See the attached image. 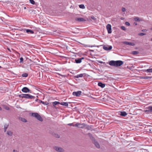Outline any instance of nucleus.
Masks as SVG:
<instances>
[{"label": "nucleus", "instance_id": "1", "mask_svg": "<svg viewBox=\"0 0 152 152\" xmlns=\"http://www.w3.org/2000/svg\"><path fill=\"white\" fill-rule=\"evenodd\" d=\"M123 64V62L122 61H113L112 60L109 62L108 64L111 66H113L115 67H117L120 66Z\"/></svg>", "mask_w": 152, "mask_h": 152}, {"label": "nucleus", "instance_id": "2", "mask_svg": "<svg viewBox=\"0 0 152 152\" xmlns=\"http://www.w3.org/2000/svg\"><path fill=\"white\" fill-rule=\"evenodd\" d=\"M89 137L90 139L91 140L92 143L97 148H100V145L98 142L96 140L95 138L93 137L92 134L90 133H89L87 134Z\"/></svg>", "mask_w": 152, "mask_h": 152}, {"label": "nucleus", "instance_id": "3", "mask_svg": "<svg viewBox=\"0 0 152 152\" xmlns=\"http://www.w3.org/2000/svg\"><path fill=\"white\" fill-rule=\"evenodd\" d=\"M19 96L22 98L26 99H34L35 97L28 94H22L19 95Z\"/></svg>", "mask_w": 152, "mask_h": 152}, {"label": "nucleus", "instance_id": "4", "mask_svg": "<svg viewBox=\"0 0 152 152\" xmlns=\"http://www.w3.org/2000/svg\"><path fill=\"white\" fill-rule=\"evenodd\" d=\"M31 116L33 117H35L39 121L42 122L43 121V119L42 118L38 113H32L31 114Z\"/></svg>", "mask_w": 152, "mask_h": 152}, {"label": "nucleus", "instance_id": "5", "mask_svg": "<svg viewBox=\"0 0 152 152\" xmlns=\"http://www.w3.org/2000/svg\"><path fill=\"white\" fill-rule=\"evenodd\" d=\"M86 124L85 123L80 124L77 123L75 125V126L80 128H83L86 126Z\"/></svg>", "mask_w": 152, "mask_h": 152}, {"label": "nucleus", "instance_id": "6", "mask_svg": "<svg viewBox=\"0 0 152 152\" xmlns=\"http://www.w3.org/2000/svg\"><path fill=\"white\" fill-rule=\"evenodd\" d=\"M53 149L56 151L58 152H64V150L62 148L58 146H54Z\"/></svg>", "mask_w": 152, "mask_h": 152}, {"label": "nucleus", "instance_id": "7", "mask_svg": "<svg viewBox=\"0 0 152 152\" xmlns=\"http://www.w3.org/2000/svg\"><path fill=\"white\" fill-rule=\"evenodd\" d=\"M21 91L25 93H31V91L27 87L23 88L21 89Z\"/></svg>", "mask_w": 152, "mask_h": 152}, {"label": "nucleus", "instance_id": "8", "mask_svg": "<svg viewBox=\"0 0 152 152\" xmlns=\"http://www.w3.org/2000/svg\"><path fill=\"white\" fill-rule=\"evenodd\" d=\"M103 49L106 50H111L112 48V47L111 46H109V45H104L103 46Z\"/></svg>", "mask_w": 152, "mask_h": 152}, {"label": "nucleus", "instance_id": "9", "mask_svg": "<svg viewBox=\"0 0 152 152\" xmlns=\"http://www.w3.org/2000/svg\"><path fill=\"white\" fill-rule=\"evenodd\" d=\"M107 29L109 34H110L112 32L111 26L110 24H108L106 26Z\"/></svg>", "mask_w": 152, "mask_h": 152}, {"label": "nucleus", "instance_id": "10", "mask_svg": "<svg viewBox=\"0 0 152 152\" xmlns=\"http://www.w3.org/2000/svg\"><path fill=\"white\" fill-rule=\"evenodd\" d=\"M148 110H144V112L147 113H150L152 112V107L149 106L147 108Z\"/></svg>", "mask_w": 152, "mask_h": 152}, {"label": "nucleus", "instance_id": "11", "mask_svg": "<svg viewBox=\"0 0 152 152\" xmlns=\"http://www.w3.org/2000/svg\"><path fill=\"white\" fill-rule=\"evenodd\" d=\"M81 93V91H78L77 92L74 91L72 93V94L77 96H79Z\"/></svg>", "mask_w": 152, "mask_h": 152}, {"label": "nucleus", "instance_id": "12", "mask_svg": "<svg viewBox=\"0 0 152 152\" xmlns=\"http://www.w3.org/2000/svg\"><path fill=\"white\" fill-rule=\"evenodd\" d=\"M93 126L92 125H87L86 124V126L85 127L86 129H87L88 130H91V131L92 130H94L92 129Z\"/></svg>", "mask_w": 152, "mask_h": 152}, {"label": "nucleus", "instance_id": "13", "mask_svg": "<svg viewBox=\"0 0 152 152\" xmlns=\"http://www.w3.org/2000/svg\"><path fill=\"white\" fill-rule=\"evenodd\" d=\"M86 74L85 73L81 74L75 76V77L76 78H79V77H81L83 76H86Z\"/></svg>", "mask_w": 152, "mask_h": 152}, {"label": "nucleus", "instance_id": "14", "mask_svg": "<svg viewBox=\"0 0 152 152\" xmlns=\"http://www.w3.org/2000/svg\"><path fill=\"white\" fill-rule=\"evenodd\" d=\"M75 20L78 22H82L86 21V20L83 18H75Z\"/></svg>", "mask_w": 152, "mask_h": 152}, {"label": "nucleus", "instance_id": "15", "mask_svg": "<svg viewBox=\"0 0 152 152\" xmlns=\"http://www.w3.org/2000/svg\"><path fill=\"white\" fill-rule=\"evenodd\" d=\"M124 44L128 45L130 46H134L135 45L133 42H124Z\"/></svg>", "mask_w": 152, "mask_h": 152}, {"label": "nucleus", "instance_id": "16", "mask_svg": "<svg viewBox=\"0 0 152 152\" xmlns=\"http://www.w3.org/2000/svg\"><path fill=\"white\" fill-rule=\"evenodd\" d=\"M24 31L25 30H26V32L28 33H30V34H33L34 33V32L33 31L29 29H24Z\"/></svg>", "mask_w": 152, "mask_h": 152}, {"label": "nucleus", "instance_id": "17", "mask_svg": "<svg viewBox=\"0 0 152 152\" xmlns=\"http://www.w3.org/2000/svg\"><path fill=\"white\" fill-rule=\"evenodd\" d=\"M98 86L102 88H104L105 87V85L104 83H103L102 82H99L98 83Z\"/></svg>", "mask_w": 152, "mask_h": 152}, {"label": "nucleus", "instance_id": "18", "mask_svg": "<svg viewBox=\"0 0 152 152\" xmlns=\"http://www.w3.org/2000/svg\"><path fill=\"white\" fill-rule=\"evenodd\" d=\"M19 119L20 120L24 122H27V120L23 118L20 117L19 118Z\"/></svg>", "mask_w": 152, "mask_h": 152}, {"label": "nucleus", "instance_id": "19", "mask_svg": "<svg viewBox=\"0 0 152 152\" xmlns=\"http://www.w3.org/2000/svg\"><path fill=\"white\" fill-rule=\"evenodd\" d=\"M60 104L66 107H68V102H61Z\"/></svg>", "mask_w": 152, "mask_h": 152}, {"label": "nucleus", "instance_id": "20", "mask_svg": "<svg viewBox=\"0 0 152 152\" xmlns=\"http://www.w3.org/2000/svg\"><path fill=\"white\" fill-rule=\"evenodd\" d=\"M81 62V59L79 58L76 59H75V62L77 64L80 63Z\"/></svg>", "mask_w": 152, "mask_h": 152}, {"label": "nucleus", "instance_id": "21", "mask_svg": "<svg viewBox=\"0 0 152 152\" xmlns=\"http://www.w3.org/2000/svg\"><path fill=\"white\" fill-rule=\"evenodd\" d=\"M39 102L40 103H42L43 104L45 105H47L48 104V103L46 102H44L41 100H39Z\"/></svg>", "mask_w": 152, "mask_h": 152}, {"label": "nucleus", "instance_id": "22", "mask_svg": "<svg viewBox=\"0 0 152 152\" xmlns=\"http://www.w3.org/2000/svg\"><path fill=\"white\" fill-rule=\"evenodd\" d=\"M144 72H152V68L147 69H145L144 70Z\"/></svg>", "mask_w": 152, "mask_h": 152}, {"label": "nucleus", "instance_id": "23", "mask_svg": "<svg viewBox=\"0 0 152 152\" xmlns=\"http://www.w3.org/2000/svg\"><path fill=\"white\" fill-rule=\"evenodd\" d=\"M61 102H59L55 101L53 103V106H55L56 105L58 104H60Z\"/></svg>", "mask_w": 152, "mask_h": 152}, {"label": "nucleus", "instance_id": "24", "mask_svg": "<svg viewBox=\"0 0 152 152\" xmlns=\"http://www.w3.org/2000/svg\"><path fill=\"white\" fill-rule=\"evenodd\" d=\"M7 134L8 135L10 136H12L13 134V133L10 131H7Z\"/></svg>", "mask_w": 152, "mask_h": 152}, {"label": "nucleus", "instance_id": "25", "mask_svg": "<svg viewBox=\"0 0 152 152\" xmlns=\"http://www.w3.org/2000/svg\"><path fill=\"white\" fill-rule=\"evenodd\" d=\"M28 73H25L22 74V76L23 77H28Z\"/></svg>", "mask_w": 152, "mask_h": 152}, {"label": "nucleus", "instance_id": "26", "mask_svg": "<svg viewBox=\"0 0 152 152\" xmlns=\"http://www.w3.org/2000/svg\"><path fill=\"white\" fill-rule=\"evenodd\" d=\"M79 7L80 8H81V9H84L85 8L84 5L83 4H81L79 5Z\"/></svg>", "mask_w": 152, "mask_h": 152}, {"label": "nucleus", "instance_id": "27", "mask_svg": "<svg viewBox=\"0 0 152 152\" xmlns=\"http://www.w3.org/2000/svg\"><path fill=\"white\" fill-rule=\"evenodd\" d=\"M8 125L7 124H5L4 125V132H5L6 131L8 127Z\"/></svg>", "mask_w": 152, "mask_h": 152}, {"label": "nucleus", "instance_id": "28", "mask_svg": "<svg viewBox=\"0 0 152 152\" xmlns=\"http://www.w3.org/2000/svg\"><path fill=\"white\" fill-rule=\"evenodd\" d=\"M134 20L136 21H140V18L138 17L135 18Z\"/></svg>", "mask_w": 152, "mask_h": 152}, {"label": "nucleus", "instance_id": "29", "mask_svg": "<svg viewBox=\"0 0 152 152\" xmlns=\"http://www.w3.org/2000/svg\"><path fill=\"white\" fill-rule=\"evenodd\" d=\"M54 137L57 138H59L60 137V136L58 134L56 133L54 134Z\"/></svg>", "mask_w": 152, "mask_h": 152}, {"label": "nucleus", "instance_id": "30", "mask_svg": "<svg viewBox=\"0 0 152 152\" xmlns=\"http://www.w3.org/2000/svg\"><path fill=\"white\" fill-rule=\"evenodd\" d=\"M142 78L144 79H149L151 78V77L149 76H145L143 77Z\"/></svg>", "mask_w": 152, "mask_h": 152}, {"label": "nucleus", "instance_id": "31", "mask_svg": "<svg viewBox=\"0 0 152 152\" xmlns=\"http://www.w3.org/2000/svg\"><path fill=\"white\" fill-rule=\"evenodd\" d=\"M138 52L137 51H134L132 52V53L133 55H136L138 54Z\"/></svg>", "mask_w": 152, "mask_h": 152}, {"label": "nucleus", "instance_id": "32", "mask_svg": "<svg viewBox=\"0 0 152 152\" xmlns=\"http://www.w3.org/2000/svg\"><path fill=\"white\" fill-rule=\"evenodd\" d=\"M4 108L5 110H10V108L7 106H4Z\"/></svg>", "mask_w": 152, "mask_h": 152}, {"label": "nucleus", "instance_id": "33", "mask_svg": "<svg viewBox=\"0 0 152 152\" xmlns=\"http://www.w3.org/2000/svg\"><path fill=\"white\" fill-rule=\"evenodd\" d=\"M145 34V33H139V35L140 36L144 35Z\"/></svg>", "mask_w": 152, "mask_h": 152}, {"label": "nucleus", "instance_id": "34", "mask_svg": "<svg viewBox=\"0 0 152 152\" xmlns=\"http://www.w3.org/2000/svg\"><path fill=\"white\" fill-rule=\"evenodd\" d=\"M30 2L32 4H35V2L34 0H29Z\"/></svg>", "mask_w": 152, "mask_h": 152}, {"label": "nucleus", "instance_id": "35", "mask_svg": "<svg viewBox=\"0 0 152 152\" xmlns=\"http://www.w3.org/2000/svg\"><path fill=\"white\" fill-rule=\"evenodd\" d=\"M20 63H23V58L22 57L20 58Z\"/></svg>", "mask_w": 152, "mask_h": 152}, {"label": "nucleus", "instance_id": "36", "mask_svg": "<svg viewBox=\"0 0 152 152\" xmlns=\"http://www.w3.org/2000/svg\"><path fill=\"white\" fill-rule=\"evenodd\" d=\"M91 18L92 20H96V18H95L94 16H92L91 17Z\"/></svg>", "mask_w": 152, "mask_h": 152}, {"label": "nucleus", "instance_id": "37", "mask_svg": "<svg viewBox=\"0 0 152 152\" xmlns=\"http://www.w3.org/2000/svg\"><path fill=\"white\" fill-rule=\"evenodd\" d=\"M125 24L127 26H130V24L128 22H126L125 23Z\"/></svg>", "mask_w": 152, "mask_h": 152}, {"label": "nucleus", "instance_id": "38", "mask_svg": "<svg viewBox=\"0 0 152 152\" xmlns=\"http://www.w3.org/2000/svg\"><path fill=\"white\" fill-rule=\"evenodd\" d=\"M68 125L69 126H75L74 125V124L73 123L69 124H68Z\"/></svg>", "mask_w": 152, "mask_h": 152}, {"label": "nucleus", "instance_id": "39", "mask_svg": "<svg viewBox=\"0 0 152 152\" xmlns=\"http://www.w3.org/2000/svg\"><path fill=\"white\" fill-rule=\"evenodd\" d=\"M120 115L122 116H124V111H122L121 112Z\"/></svg>", "mask_w": 152, "mask_h": 152}, {"label": "nucleus", "instance_id": "40", "mask_svg": "<svg viewBox=\"0 0 152 152\" xmlns=\"http://www.w3.org/2000/svg\"><path fill=\"white\" fill-rule=\"evenodd\" d=\"M127 114V113H126V112L124 111V117L126 116Z\"/></svg>", "mask_w": 152, "mask_h": 152}, {"label": "nucleus", "instance_id": "41", "mask_svg": "<svg viewBox=\"0 0 152 152\" xmlns=\"http://www.w3.org/2000/svg\"><path fill=\"white\" fill-rule=\"evenodd\" d=\"M39 100H40L39 99H36L35 100V101L36 102H39Z\"/></svg>", "mask_w": 152, "mask_h": 152}, {"label": "nucleus", "instance_id": "42", "mask_svg": "<svg viewBox=\"0 0 152 152\" xmlns=\"http://www.w3.org/2000/svg\"><path fill=\"white\" fill-rule=\"evenodd\" d=\"M121 28L122 30H124V26H121Z\"/></svg>", "mask_w": 152, "mask_h": 152}, {"label": "nucleus", "instance_id": "43", "mask_svg": "<svg viewBox=\"0 0 152 152\" xmlns=\"http://www.w3.org/2000/svg\"><path fill=\"white\" fill-rule=\"evenodd\" d=\"M13 152H18L17 150H13Z\"/></svg>", "mask_w": 152, "mask_h": 152}, {"label": "nucleus", "instance_id": "44", "mask_svg": "<svg viewBox=\"0 0 152 152\" xmlns=\"http://www.w3.org/2000/svg\"><path fill=\"white\" fill-rule=\"evenodd\" d=\"M58 75H60V76H62V77H64V75H61L60 74H58Z\"/></svg>", "mask_w": 152, "mask_h": 152}, {"label": "nucleus", "instance_id": "45", "mask_svg": "<svg viewBox=\"0 0 152 152\" xmlns=\"http://www.w3.org/2000/svg\"><path fill=\"white\" fill-rule=\"evenodd\" d=\"M80 59H81V61H82V59H84V57H82V58H80Z\"/></svg>", "mask_w": 152, "mask_h": 152}, {"label": "nucleus", "instance_id": "46", "mask_svg": "<svg viewBox=\"0 0 152 152\" xmlns=\"http://www.w3.org/2000/svg\"><path fill=\"white\" fill-rule=\"evenodd\" d=\"M128 107H129L128 106H127L125 108L126 109L127 108L128 109L129 108Z\"/></svg>", "mask_w": 152, "mask_h": 152}, {"label": "nucleus", "instance_id": "47", "mask_svg": "<svg viewBox=\"0 0 152 152\" xmlns=\"http://www.w3.org/2000/svg\"><path fill=\"white\" fill-rule=\"evenodd\" d=\"M122 12H124V7H122Z\"/></svg>", "mask_w": 152, "mask_h": 152}, {"label": "nucleus", "instance_id": "48", "mask_svg": "<svg viewBox=\"0 0 152 152\" xmlns=\"http://www.w3.org/2000/svg\"><path fill=\"white\" fill-rule=\"evenodd\" d=\"M121 20H124V18H122H122H121Z\"/></svg>", "mask_w": 152, "mask_h": 152}, {"label": "nucleus", "instance_id": "49", "mask_svg": "<svg viewBox=\"0 0 152 152\" xmlns=\"http://www.w3.org/2000/svg\"><path fill=\"white\" fill-rule=\"evenodd\" d=\"M126 30V28L125 27H124V31H125Z\"/></svg>", "mask_w": 152, "mask_h": 152}, {"label": "nucleus", "instance_id": "50", "mask_svg": "<svg viewBox=\"0 0 152 152\" xmlns=\"http://www.w3.org/2000/svg\"><path fill=\"white\" fill-rule=\"evenodd\" d=\"M2 110V108L0 107V110Z\"/></svg>", "mask_w": 152, "mask_h": 152}, {"label": "nucleus", "instance_id": "51", "mask_svg": "<svg viewBox=\"0 0 152 152\" xmlns=\"http://www.w3.org/2000/svg\"><path fill=\"white\" fill-rule=\"evenodd\" d=\"M134 24H135L136 25H137V23H134Z\"/></svg>", "mask_w": 152, "mask_h": 152}, {"label": "nucleus", "instance_id": "52", "mask_svg": "<svg viewBox=\"0 0 152 152\" xmlns=\"http://www.w3.org/2000/svg\"><path fill=\"white\" fill-rule=\"evenodd\" d=\"M124 12H125L126 11V10L124 8Z\"/></svg>", "mask_w": 152, "mask_h": 152}, {"label": "nucleus", "instance_id": "53", "mask_svg": "<svg viewBox=\"0 0 152 152\" xmlns=\"http://www.w3.org/2000/svg\"><path fill=\"white\" fill-rule=\"evenodd\" d=\"M91 51H92V52H93L94 51V50H91Z\"/></svg>", "mask_w": 152, "mask_h": 152}, {"label": "nucleus", "instance_id": "54", "mask_svg": "<svg viewBox=\"0 0 152 152\" xmlns=\"http://www.w3.org/2000/svg\"><path fill=\"white\" fill-rule=\"evenodd\" d=\"M151 30H152V27L151 28Z\"/></svg>", "mask_w": 152, "mask_h": 152}, {"label": "nucleus", "instance_id": "55", "mask_svg": "<svg viewBox=\"0 0 152 152\" xmlns=\"http://www.w3.org/2000/svg\"><path fill=\"white\" fill-rule=\"evenodd\" d=\"M1 66H0V69L1 68Z\"/></svg>", "mask_w": 152, "mask_h": 152}, {"label": "nucleus", "instance_id": "56", "mask_svg": "<svg viewBox=\"0 0 152 152\" xmlns=\"http://www.w3.org/2000/svg\"><path fill=\"white\" fill-rule=\"evenodd\" d=\"M24 9H26V7H24Z\"/></svg>", "mask_w": 152, "mask_h": 152}, {"label": "nucleus", "instance_id": "57", "mask_svg": "<svg viewBox=\"0 0 152 152\" xmlns=\"http://www.w3.org/2000/svg\"><path fill=\"white\" fill-rule=\"evenodd\" d=\"M20 34L21 35V34Z\"/></svg>", "mask_w": 152, "mask_h": 152}, {"label": "nucleus", "instance_id": "58", "mask_svg": "<svg viewBox=\"0 0 152 152\" xmlns=\"http://www.w3.org/2000/svg\"><path fill=\"white\" fill-rule=\"evenodd\" d=\"M142 31H144V30H142Z\"/></svg>", "mask_w": 152, "mask_h": 152}, {"label": "nucleus", "instance_id": "59", "mask_svg": "<svg viewBox=\"0 0 152 152\" xmlns=\"http://www.w3.org/2000/svg\"><path fill=\"white\" fill-rule=\"evenodd\" d=\"M8 50L10 51V50L9 49H8Z\"/></svg>", "mask_w": 152, "mask_h": 152}, {"label": "nucleus", "instance_id": "60", "mask_svg": "<svg viewBox=\"0 0 152 152\" xmlns=\"http://www.w3.org/2000/svg\"><path fill=\"white\" fill-rule=\"evenodd\" d=\"M151 40L152 41V38L151 39Z\"/></svg>", "mask_w": 152, "mask_h": 152}]
</instances>
